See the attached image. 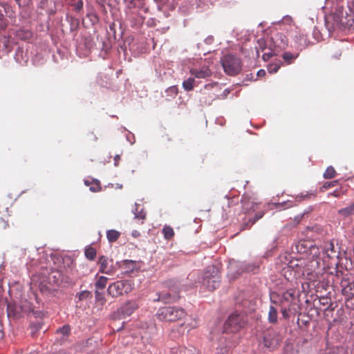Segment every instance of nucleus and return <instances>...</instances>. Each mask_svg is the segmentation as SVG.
<instances>
[{
  "label": "nucleus",
  "mask_w": 354,
  "mask_h": 354,
  "mask_svg": "<svg viewBox=\"0 0 354 354\" xmlns=\"http://www.w3.org/2000/svg\"><path fill=\"white\" fill-rule=\"evenodd\" d=\"M90 297H91V293L88 290L82 291L76 295V297L78 298L79 301L85 300Z\"/></svg>",
  "instance_id": "obj_35"
},
{
  "label": "nucleus",
  "mask_w": 354,
  "mask_h": 354,
  "mask_svg": "<svg viewBox=\"0 0 354 354\" xmlns=\"http://www.w3.org/2000/svg\"><path fill=\"white\" fill-rule=\"evenodd\" d=\"M214 41V37L213 36H208L207 38L205 39V43L207 44H211Z\"/></svg>",
  "instance_id": "obj_42"
},
{
  "label": "nucleus",
  "mask_w": 354,
  "mask_h": 354,
  "mask_svg": "<svg viewBox=\"0 0 354 354\" xmlns=\"http://www.w3.org/2000/svg\"><path fill=\"white\" fill-rule=\"evenodd\" d=\"M267 55V54H263V58L265 59H266V56Z\"/></svg>",
  "instance_id": "obj_55"
},
{
  "label": "nucleus",
  "mask_w": 354,
  "mask_h": 354,
  "mask_svg": "<svg viewBox=\"0 0 354 354\" xmlns=\"http://www.w3.org/2000/svg\"><path fill=\"white\" fill-rule=\"evenodd\" d=\"M339 252L335 248L334 244L332 241L326 242L322 248V254L319 253L315 259H313L310 263L311 266L313 267L315 265L318 267H322V269H324L326 267H329L330 259H334L337 258Z\"/></svg>",
  "instance_id": "obj_2"
},
{
  "label": "nucleus",
  "mask_w": 354,
  "mask_h": 354,
  "mask_svg": "<svg viewBox=\"0 0 354 354\" xmlns=\"http://www.w3.org/2000/svg\"><path fill=\"white\" fill-rule=\"evenodd\" d=\"M350 14L344 12L342 8H338L333 15V19L337 26L344 27V28H354V1L348 5Z\"/></svg>",
  "instance_id": "obj_6"
},
{
  "label": "nucleus",
  "mask_w": 354,
  "mask_h": 354,
  "mask_svg": "<svg viewBox=\"0 0 354 354\" xmlns=\"http://www.w3.org/2000/svg\"><path fill=\"white\" fill-rule=\"evenodd\" d=\"M120 232L115 230H109L106 232V237L109 242H115L120 236Z\"/></svg>",
  "instance_id": "obj_25"
},
{
  "label": "nucleus",
  "mask_w": 354,
  "mask_h": 354,
  "mask_svg": "<svg viewBox=\"0 0 354 354\" xmlns=\"http://www.w3.org/2000/svg\"><path fill=\"white\" fill-rule=\"evenodd\" d=\"M48 271L46 270L41 273L32 274L30 278V286L32 291L39 290L44 292L50 289L49 284L52 282L56 283V273L52 272L47 276Z\"/></svg>",
  "instance_id": "obj_1"
},
{
  "label": "nucleus",
  "mask_w": 354,
  "mask_h": 354,
  "mask_svg": "<svg viewBox=\"0 0 354 354\" xmlns=\"http://www.w3.org/2000/svg\"><path fill=\"white\" fill-rule=\"evenodd\" d=\"M162 233L166 239H170L174 235V230L169 226H165L162 229Z\"/></svg>",
  "instance_id": "obj_28"
},
{
  "label": "nucleus",
  "mask_w": 354,
  "mask_h": 354,
  "mask_svg": "<svg viewBox=\"0 0 354 354\" xmlns=\"http://www.w3.org/2000/svg\"><path fill=\"white\" fill-rule=\"evenodd\" d=\"M31 1V0H28L27 3H29Z\"/></svg>",
  "instance_id": "obj_59"
},
{
  "label": "nucleus",
  "mask_w": 354,
  "mask_h": 354,
  "mask_svg": "<svg viewBox=\"0 0 354 354\" xmlns=\"http://www.w3.org/2000/svg\"><path fill=\"white\" fill-rule=\"evenodd\" d=\"M186 313L183 308L176 306H166L160 308L156 316L161 322H171L184 318Z\"/></svg>",
  "instance_id": "obj_4"
},
{
  "label": "nucleus",
  "mask_w": 354,
  "mask_h": 354,
  "mask_svg": "<svg viewBox=\"0 0 354 354\" xmlns=\"http://www.w3.org/2000/svg\"><path fill=\"white\" fill-rule=\"evenodd\" d=\"M98 264L100 266L99 271L106 274H113L115 272V268L113 264V261L108 257L101 256L99 258Z\"/></svg>",
  "instance_id": "obj_12"
},
{
  "label": "nucleus",
  "mask_w": 354,
  "mask_h": 354,
  "mask_svg": "<svg viewBox=\"0 0 354 354\" xmlns=\"http://www.w3.org/2000/svg\"><path fill=\"white\" fill-rule=\"evenodd\" d=\"M281 313L285 318L287 317H288V309L286 308H281Z\"/></svg>",
  "instance_id": "obj_44"
},
{
  "label": "nucleus",
  "mask_w": 354,
  "mask_h": 354,
  "mask_svg": "<svg viewBox=\"0 0 354 354\" xmlns=\"http://www.w3.org/2000/svg\"><path fill=\"white\" fill-rule=\"evenodd\" d=\"M264 215V212L263 211L258 212L256 213L255 216L253 218H250L248 223H246L245 225L248 226H252L258 220L261 218Z\"/></svg>",
  "instance_id": "obj_32"
},
{
  "label": "nucleus",
  "mask_w": 354,
  "mask_h": 354,
  "mask_svg": "<svg viewBox=\"0 0 354 354\" xmlns=\"http://www.w3.org/2000/svg\"><path fill=\"white\" fill-rule=\"evenodd\" d=\"M38 8L41 14L51 15L54 12V3L51 0H41Z\"/></svg>",
  "instance_id": "obj_17"
},
{
  "label": "nucleus",
  "mask_w": 354,
  "mask_h": 354,
  "mask_svg": "<svg viewBox=\"0 0 354 354\" xmlns=\"http://www.w3.org/2000/svg\"><path fill=\"white\" fill-rule=\"evenodd\" d=\"M27 310L28 312V316L30 319V334L32 337H35L37 332L41 329L42 323L40 320L37 321L36 322H33L32 318H41L44 313L43 311L40 310H37L34 307H32L30 303L27 301L24 302V311Z\"/></svg>",
  "instance_id": "obj_8"
},
{
  "label": "nucleus",
  "mask_w": 354,
  "mask_h": 354,
  "mask_svg": "<svg viewBox=\"0 0 354 354\" xmlns=\"http://www.w3.org/2000/svg\"><path fill=\"white\" fill-rule=\"evenodd\" d=\"M138 307L139 305L136 300L129 301L120 307L118 310V313L121 315L123 318H125L133 313Z\"/></svg>",
  "instance_id": "obj_15"
},
{
  "label": "nucleus",
  "mask_w": 354,
  "mask_h": 354,
  "mask_svg": "<svg viewBox=\"0 0 354 354\" xmlns=\"http://www.w3.org/2000/svg\"><path fill=\"white\" fill-rule=\"evenodd\" d=\"M8 226V223L3 219L0 220V228L1 229H6Z\"/></svg>",
  "instance_id": "obj_41"
},
{
  "label": "nucleus",
  "mask_w": 354,
  "mask_h": 354,
  "mask_svg": "<svg viewBox=\"0 0 354 354\" xmlns=\"http://www.w3.org/2000/svg\"><path fill=\"white\" fill-rule=\"evenodd\" d=\"M95 299H96L97 301H102V303H104V302L105 299H104V296H103V294H102V293H101V292H100L98 291V290H95Z\"/></svg>",
  "instance_id": "obj_40"
},
{
  "label": "nucleus",
  "mask_w": 354,
  "mask_h": 354,
  "mask_svg": "<svg viewBox=\"0 0 354 354\" xmlns=\"http://www.w3.org/2000/svg\"><path fill=\"white\" fill-rule=\"evenodd\" d=\"M16 1L18 3L19 6H21L20 0H16Z\"/></svg>",
  "instance_id": "obj_51"
},
{
  "label": "nucleus",
  "mask_w": 354,
  "mask_h": 354,
  "mask_svg": "<svg viewBox=\"0 0 354 354\" xmlns=\"http://www.w3.org/2000/svg\"><path fill=\"white\" fill-rule=\"evenodd\" d=\"M246 323V317L243 313L237 310L231 313L223 326V333H236Z\"/></svg>",
  "instance_id": "obj_5"
},
{
  "label": "nucleus",
  "mask_w": 354,
  "mask_h": 354,
  "mask_svg": "<svg viewBox=\"0 0 354 354\" xmlns=\"http://www.w3.org/2000/svg\"><path fill=\"white\" fill-rule=\"evenodd\" d=\"M85 256L89 260H93L96 255V251L93 248H87L85 249Z\"/></svg>",
  "instance_id": "obj_33"
},
{
  "label": "nucleus",
  "mask_w": 354,
  "mask_h": 354,
  "mask_svg": "<svg viewBox=\"0 0 354 354\" xmlns=\"http://www.w3.org/2000/svg\"><path fill=\"white\" fill-rule=\"evenodd\" d=\"M336 171L332 166H329L324 173L325 179H330L335 176Z\"/></svg>",
  "instance_id": "obj_31"
},
{
  "label": "nucleus",
  "mask_w": 354,
  "mask_h": 354,
  "mask_svg": "<svg viewBox=\"0 0 354 354\" xmlns=\"http://www.w3.org/2000/svg\"><path fill=\"white\" fill-rule=\"evenodd\" d=\"M57 333L62 334L64 336L68 335L70 333L71 328L68 325H64V326L57 329Z\"/></svg>",
  "instance_id": "obj_36"
},
{
  "label": "nucleus",
  "mask_w": 354,
  "mask_h": 354,
  "mask_svg": "<svg viewBox=\"0 0 354 354\" xmlns=\"http://www.w3.org/2000/svg\"><path fill=\"white\" fill-rule=\"evenodd\" d=\"M237 267L236 263H230V269L231 272H233V270Z\"/></svg>",
  "instance_id": "obj_45"
},
{
  "label": "nucleus",
  "mask_w": 354,
  "mask_h": 354,
  "mask_svg": "<svg viewBox=\"0 0 354 354\" xmlns=\"http://www.w3.org/2000/svg\"><path fill=\"white\" fill-rule=\"evenodd\" d=\"M229 92H230V91H227V90H224V93H225V94H227V93H228Z\"/></svg>",
  "instance_id": "obj_53"
},
{
  "label": "nucleus",
  "mask_w": 354,
  "mask_h": 354,
  "mask_svg": "<svg viewBox=\"0 0 354 354\" xmlns=\"http://www.w3.org/2000/svg\"><path fill=\"white\" fill-rule=\"evenodd\" d=\"M221 339H224L225 341L227 339L226 337H223Z\"/></svg>",
  "instance_id": "obj_57"
},
{
  "label": "nucleus",
  "mask_w": 354,
  "mask_h": 354,
  "mask_svg": "<svg viewBox=\"0 0 354 354\" xmlns=\"http://www.w3.org/2000/svg\"><path fill=\"white\" fill-rule=\"evenodd\" d=\"M295 299V291L293 290H288L284 292L281 296V301L291 304Z\"/></svg>",
  "instance_id": "obj_20"
},
{
  "label": "nucleus",
  "mask_w": 354,
  "mask_h": 354,
  "mask_svg": "<svg viewBox=\"0 0 354 354\" xmlns=\"http://www.w3.org/2000/svg\"><path fill=\"white\" fill-rule=\"evenodd\" d=\"M334 14H335V12L330 16V17H328V19H330V18L333 19V24L334 28L335 27H337V28H343L342 26H337V25L335 24V21H334L333 17Z\"/></svg>",
  "instance_id": "obj_47"
},
{
  "label": "nucleus",
  "mask_w": 354,
  "mask_h": 354,
  "mask_svg": "<svg viewBox=\"0 0 354 354\" xmlns=\"http://www.w3.org/2000/svg\"><path fill=\"white\" fill-rule=\"evenodd\" d=\"M133 289L131 283L127 280H121L111 283L108 288V294L116 297L123 294H128Z\"/></svg>",
  "instance_id": "obj_9"
},
{
  "label": "nucleus",
  "mask_w": 354,
  "mask_h": 354,
  "mask_svg": "<svg viewBox=\"0 0 354 354\" xmlns=\"http://www.w3.org/2000/svg\"><path fill=\"white\" fill-rule=\"evenodd\" d=\"M283 20H284V21H286L289 22V21H291V18H290V17H288V16H286V17H285L283 18Z\"/></svg>",
  "instance_id": "obj_49"
},
{
  "label": "nucleus",
  "mask_w": 354,
  "mask_h": 354,
  "mask_svg": "<svg viewBox=\"0 0 354 354\" xmlns=\"http://www.w3.org/2000/svg\"><path fill=\"white\" fill-rule=\"evenodd\" d=\"M224 71L229 75H235L241 70V62L236 56L227 54L221 59Z\"/></svg>",
  "instance_id": "obj_7"
},
{
  "label": "nucleus",
  "mask_w": 354,
  "mask_h": 354,
  "mask_svg": "<svg viewBox=\"0 0 354 354\" xmlns=\"http://www.w3.org/2000/svg\"><path fill=\"white\" fill-rule=\"evenodd\" d=\"M23 1H24V4L26 3V0H23Z\"/></svg>",
  "instance_id": "obj_61"
},
{
  "label": "nucleus",
  "mask_w": 354,
  "mask_h": 354,
  "mask_svg": "<svg viewBox=\"0 0 354 354\" xmlns=\"http://www.w3.org/2000/svg\"><path fill=\"white\" fill-rule=\"evenodd\" d=\"M165 93L167 95L171 97H175L178 94V88L172 86L166 89Z\"/></svg>",
  "instance_id": "obj_34"
},
{
  "label": "nucleus",
  "mask_w": 354,
  "mask_h": 354,
  "mask_svg": "<svg viewBox=\"0 0 354 354\" xmlns=\"http://www.w3.org/2000/svg\"><path fill=\"white\" fill-rule=\"evenodd\" d=\"M120 160V156L119 155H116L115 157H114V160H115V165L117 166L118 165V161Z\"/></svg>",
  "instance_id": "obj_48"
},
{
  "label": "nucleus",
  "mask_w": 354,
  "mask_h": 354,
  "mask_svg": "<svg viewBox=\"0 0 354 354\" xmlns=\"http://www.w3.org/2000/svg\"><path fill=\"white\" fill-rule=\"evenodd\" d=\"M132 212L134 214V218L138 220H145L146 218V214L143 212V209L138 210V204L135 203V208L132 209Z\"/></svg>",
  "instance_id": "obj_22"
},
{
  "label": "nucleus",
  "mask_w": 354,
  "mask_h": 354,
  "mask_svg": "<svg viewBox=\"0 0 354 354\" xmlns=\"http://www.w3.org/2000/svg\"><path fill=\"white\" fill-rule=\"evenodd\" d=\"M303 263H304L303 260L297 259V260L291 261L289 263V266L292 268H296L295 272H297L298 274L301 273L302 275H305L306 274L307 275H309L310 273L308 272L307 270H305L304 268H303Z\"/></svg>",
  "instance_id": "obj_19"
},
{
  "label": "nucleus",
  "mask_w": 354,
  "mask_h": 354,
  "mask_svg": "<svg viewBox=\"0 0 354 354\" xmlns=\"http://www.w3.org/2000/svg\"><path fill=\"white\" fill-rule=\"evenodd\" d=\"M275 46L279 48H284L288 46V39L283 33H277L272 38Z\"/></svg>",
  "instance_id": "obj_18"
},
{
  "label": "nucleus",
  "mask_w": 354,
  "mask_h": 354,
  "mask_svg": "<svg viewBox=\"0 0 354 354\" xmlns=\"http://www.w3.org/2000/svg\"><path fill=\"white\" fill-rule=\"evenodd\" d=\"M281 64L280 62L271 63L268 64L267 67L268 71L271 74L277 73L279 68L281 67Z\"/></svg>",
  "instance_id": "obj_29"
},
{
  "label": "nucleus",
  "mask_w": 354,
  "mask_h": 354,
  "mask_svg": "<svg viewBox=\"0 0 354 354\" xmlns=\"http://www.w3.org/2000/svg\"><path fill=\"white\" fill-rule=\"evenodd\" d=\"M190 73L196 78L203 79L211 76L212 72L209 67L203 66L201 68H192Z\"/></svg>",
  "instance_id": "obj_16"
},
{
  "label": "nucleus",
  "mask_w": 354,
  "mask_h": 354,
  "mask_svg": "<svg viewBox=\"0 0 354 354\" xmlns=\"http://www.w3.org/2000/svg\"><path fill=\"white\" fill-rule=\"evenodd\" d=\"M140 328V337L145 344H152L153 337L157 332V328L153 322L149 323H141L139 326Z\"/></svg>",
  "instance_id": "obj_11"
},
{
  "label": "nucleus",
  "mask_w": 354,
  "mask_h": 354,
  "mask_svg": "<svg viewBox=\"0 0 354 354\" xmlns=\"http://www.w3.org/2000/svg\"><path fill=\"white\" fill-rule=\"evenodd\" d=\"M7 313L10 319L13 321L19 320L22 317V306L15 302H10L8 304Z\"/></svg>",
  "instance_id": "obj_13"
},
{
  "label": "nucleus",
  "mask_w": 354,
  "mask_h": 354,
  "mask_svg": "<svg viewBox=\"0 0 354 354\" xmlns=\"http://www.w3.org/2000/svg\"><path fill=\"white\" fill-rule=\"evenodd\" d=\"M108 281V278L104 276H100L95 283L96 290H103Z\"/></svg>",
  "instance_id": "obj_23"
},
{
  "label": "nucleus",
  "mask_w": 354,
  "mask_h": 354,
  "mask_svg": "<svg viewBox=\"0 0 354 354\" xmlns=\"http://www.w3.org/2000/svg\"><path fill=\"white\" fill-rule=\"evenodd\" d=\"M66 19L68 20L69 19H71V21H73V18L72 17H69V16H67L66 17ZM74 21H75V24L77 25V20L76 19H74Z\"/></svg>",
  "instance_id": "obj_50"
},
{
  "label": "nucleus",
  "mask_w": 354,
  "mask_h": 354,
  "mask_svg": "<svg viewBox=\"0 0 354 354\" xmlns=\"http://www.w3.org/2000/svg\"><path fill=\"white\" fill-rule=\"evenodd\" d=\"M179 354H198V351L192 346L188 348H181L179 351Z\"/></svg>",
  "instance_id": "obj_30"
},
{
  "label": "nucleus",
  "mask_w": 354,
  "mask_h": 354,
  "mask_svg": "<svg viewBox=\"0 0 354 354\" xmlns=\"http://www.w3.org/2000/svg\"><path fill=\"white\" fill-rule=\"evenodd\" d=\"M268 321L272 324H274L277 322V310L272 306H270L269 308Z\"/></svg>",
  "instance_id": "obj_24"
},
{
  "label": "nucleus",
  "mask_w": 354,
  "mask_h": 354,
  "mask_svg": "<svg viewBox=\"0 0 354 354\" xmlns=\"http://www.w3.org/2000/svg\"><path fill=\"white\" fill-rule=\"evenodd\" d=\"M198 282L208 290H214L217 288L221 282V276L218 268L215 266H209L206 268Z\"/></svg>",
  "instance_id": "obj_3"
},
{
  "label": "nucleus",
  "mask_w": 354,
  "mask_h": 354,
  "mask_svg": "<svg viewBox=\"0 0 354 354\" xmlns=\"http://www.w3.org/2000/svg\"><path fill=\"white\" fill-rule=\"evenodd\" d=\"M23 34H24V35H25V34H26L25 31H24V32H23Z\"/></svg>",
  "instance_id": "obj_60"
},
{
  "label": "nucleus",
  "mask_w": 354,
  "mask_h": 354,
  "mask_svg": "<svg viewBox=\"0 0 354 354\" xmlns=\"http://www.w3.org/2000/svg\"><path fill=\"white\" fill-rule=\"evenodd\" d=\"M127 140L133 145L135 142V138L133 135L131 136H127Z\"/></svg>",
  "instance_id": "obj_43"
},
{
  "label": "nucleus",
  "mask_w": 354,
  "mask_h": 354,
  "mask_svg": "<svg viewBox=\"0 0 354 354\" xmlns=\"http://www.w3.org/2000/svg\"><path fill=\"white\" fill-rule=\"evenodd\" d=\"M90 190H91V191H93V192H94V191H95L92 187H91V188H90Z\"/></svg>",
  "instance_id": "obj_58"
},
{
  "label": "nucleus",
  "mask_w": 354,
  "mask_h": 354,
  "mask_svg": "<svg viewBox=\"0 0 354 354\" xmlns=\"http://www.w3.org/2000/svg\"><path fill=\"white\" fill-rule=\"evenodd\" d=\"M229 92H230V91H227V90H224V93H225V94H227V93H228Z\"/></svg>",
  "instance_id": "obj_54"
},
{
  "label": "nucleus",
  "mask_w": 354,
  "mask_h": 354,
  "mask_svg": "<svg viewBox=\"0 0 354 354\" xmlns=\"http://www.w3.org/2000/svg\"><path fill=\"white\" fill-rule=\"evenodd\" d=\"M233 344L231 342L227 343L225 348H222L218 351L216 354H227L229 349L232 346Z\"/></svg>",
  "instance_id": "obj_38"
},
{
  "label": "nucleus",
  "mask_w": 354,
  "mask_h": 354,
  "mask_svg": "<svg viewBox=\"0 0 354 354\" xmlns=\"http://www.w3.org/2000/svg\"><path fill=\"white\" fill-rule=\"evenodd\" d=\"M178 290V288L175 286L170 288L168 292H162L158 295V297L155 299L154 301H162L165 303L174 301L180 297Z\"/></svg>",
  "instance_id": "obj_14"
},
{
  "label": "nucleus",
  "mask_w": 354,
  "mask_h": 354,
  "mask_svg": "<svg viewBox=\"0 0 354 354\" xmlns=\"http://www.w3.org/2000/svg\"><path fill=\"white\" fill-rule=\"evenodd\" d=\"M281 338L279 334L274 329H268L263 333L262 341L264 347L269 350L275 349L279 345Z\"/></svg>",
  "instance_id": "obj_10"
},
{
  "label": "nucleus",
  "mask_w": 354,
  "mask_h": 354,
  "mask_svg": "<svg viewBox=\"0 0 354 354\" xmlns=\"http://www.w3.org/2000/svg\"><path fill=\"white\" fill-rule=\"evenodd\" d=\"M298 53L292 54L290 52H285L283 54L282 57L284 61H286L289 64H291L298 57Z\"/></svg>",
  "instance_id": "obj_26"
},
{
  "label": "nucleus",
  "mask_w": 354,
  "mask_h": 354,
  "mask_svg": "<svg viewBox=\"0 0 354 354\" xmlns=\"http://www.w3.org/2000/svg\"><path fill=\"white\" fill-rule=\"evenodd\" d=\"M265 75H266V71L263 69H261L257 72V76H259V77H263Z\"/></svg>",
  "instance_id": "obj_46"
},
{
  "label": "nucleus",
  "mask_w": 354,
  "mask_h": 354,
  "mask_svg": "<svg viewBox=\"0 0 354 354\" xmlns=\"http://www.w3.org/2000/svg\"><path fill=\"white\" fill-rule=\"evenodd\" d=\"M19 53H17V57H19ZM16 59H17V60H18V59H19V57H17V58H16Z\"/></svg>",
  "instance_id": "obj_52"
},
{
  "label": "nucleus",
  "mask_w": 354,
  "mask_h": 354,
  "mask_svg": "<svg viewBox=\"0 0 354 354\" xmlns=\"http://www.w3.org/2000/svg\"><path fill=\"white\" fill-rule=\"evenodd\" d=\"M244 270H245V271H249L250 270H249V269H248V268H245V269H243L241 272H243V271H244Z\"/></svg>",
  "instance_id": "obj_56"
},
{
  "label": "nucleus",
  "mask_w": 354,
  "mask_h": 354,
  "mask_svg": "<svg viewBox=\"0 0 354 354\" xmlns=\"http://www.w3.org/2000/svg\"><path fill=\"white\" fill-rule=\"evenodd\" d=\"M122 266H125V267L128 270L132 271L135 268L136 263H135V261H133L132 260H124L122 262Z\"/></svg>",
  "instance_id": "obj_37"
},
{
  "label": "nucleus",
  "mask_w": 354,
  "mask_h": 354,
  "mask_svg": "<svg viewBox=\"0 0 354 354\" xmlns=\"http://www.w3.org/2000/svg\"><path fill=\"white\" fill-rule=\"evenodd\" d=\"M194 79L189 77L183 82V87L185 91H192L194 88Z\"/></svg>",
  "instance_id": "obj_27"
},
{
  "label": "nucleus",
  "mask_w": 354,
  "mask_h": 354,
  "mask_svg": "<svg viewBox=\"0 0 354 354\" xmlns=\"http://www.w3.org/2000/svg\"><path fill=\"white\" fill-rule=\"evenodd\" d=\"M339 214L343 216H349L354 214V202L346 207L338 210Z\"/></svg>",
  "instance_id": "obj_21"
},
{
  "label": "nucleus",
  "mask_w": 354,
  "mask_h": 354,
  "mask_svg": "<svg viewBox=\"0 0 354 354\" xmlns=\"http://www.w3.org/2000/svg\"><path fill=\"white\" fill-rule=\"evenodd\" d=\"M74 8L76 12H80L83 8V1L82 0H79L75 5Z\"/></svg>",
  "instance_id": "obj_39"
}]
</instances>
